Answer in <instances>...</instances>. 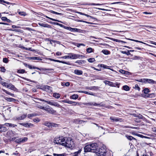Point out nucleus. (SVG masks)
Listing matches in <instances>:
<instances>
[{
  "label": "nucleus",
  "mask_w": 156,
  "mask_h": 156,
  "mask_svg": "<svg viewBox=\"0 0 156 156\" xmlns=\"http://www.w3.org/2000/svg\"><path fill=\"white\" fill-rule=\"evenodd\" d=\"M54 142L57 144L69 148H72L74 145L73 142L70 138L63 136H60L55 138Z\"/></svg>",
  "instance_id": "f257e3e1"
},
{
  "label": "nucleus",
  "mask_w": 156,
  "mask_h": 156,
  "mask_svg": "<svg viewBox=\"0 0 156 156\" xmlns=\"http://www.w3.org/2000/svg\"><path fill=\"white\" fill-rule=\"evenodd\" d=\"M98 147V144L96 143L86 145L84 150L85 152H91L95 153Z\"/></svg>",
  "instance_id": "f03ea898"
},
{
  "label": "nucleus",
  "mask_w": 156,
  "mask_h": 156,
  "mask_svg": "<svg viewBox=\"0 0 156 156\" xmlns=\"http://www.w3.org/2000/svg\"><path fill=\"white\" fill-rule=\"evenodd\" d=\"M95 153H96L97 155L99 156H108V154L109 153L106 152V149L104 148L103 147L101 148H98L97 147Z\"/></svg>",
  "instance_id": "7ed1b4c3"
},
{
  "label": "nucleus",
  "mask_w": 156,
  "mask_h": 156,
  "mask_svg": "<svg viewBox=\"0 0 156 156\" xmlns=\"http://www.w3.org/2000/svg\"><path fill=\"white\" fill-rule=\"evenodd\" d=\"M136 80L140 82L144 83H149L153 84L156 83V82L154 81L153 80L148 79H141L138 80Z\"/></svg>",
  "instance_id": "20e7f679"
},
{
  "label": "nucleus",
  "mask_w": 156,
  "mask_h": 156,
  "mask_svg": "<svg viewBox=\"0 0 156 156\" xmlns=\"http://www.w3.org/2000/svg\"><path fill=\"white\" fill-rule=\"evenodd\" d=\"M37 99L40 101H45L48 104H49L51 105L54 106L55 107H59L60 106V105L59 104H58L57 102L53 101H47L44 100L43 99H42L39 98H38Z\"/></svg>",
  "instance_id": "39448f33"
},
{
  "label": "nucleus",
  "mask_w": 156,
  "mask_h": 156,
  "mask_svg": "<svg viewBox=\"0 0 156 156\" xmlns=\"http://www.w3.org/2000/svg\"><path fill=\"white\" fill-rule=\"evenodd\" d=\"M7 135L9 140L10 141H13L16 138L13 137L14 136V133L12 130H10L8 131L7 133Z\"/></svg>",
  "instance_id": "423d86ee"
},
{
  "label": "nucleus",
  "mask_w": 156,
  "mask_h": 156,
  "mask_svg": "<svg viewBox=\"0 0 156 156\" xmlns=\"http://www.w3.org/2000/svg\"><path fill=\"white\" fill-rule=\"evenodd\" d=\"M44 125L48 127H57L58 126V125L56 124L51 122H46L44 123Z\"/></svg>",
  "instance_id": "0eeeda50"
},
{
  "label": "nucleus",
  "mask_w": 156,
  "mask_h": 156,
  "mask_svg": "<svg viewBox=\"0 0 156 156\" xmlns=\"http://www.w3.org/2000/svg\"><path fill=\"white\" fill-rule=\"evenodd\" d=\"M44 110L48 112L50 114H53L56 112L55 110H54L52 108L49 106L45 107Z\"/></svg>",
  "instance_id": "6e6552de"
},
{
  "label": "nucleus",
  "mask_w": 156,
  "mask_h": 156,
  "mask_svg": "<svg viewBox=\"0 0 156 156\" xmlns=\"http://www.w3.org/2000/svg\"><path fill=\"white\" fill-rule=\"evenodd\" d=\"M83 104L88 106H100V104H98L94 102H90L89 103H84Z\"/></svg>",
  "instance_id": "1a4fd4ad"
},
{
  "label": "nucleus",
  "mask_w": 156,
  "mask_h": 156,
  "mask_svg": "<svg viewBox=\"0 0 156 156\" xmlns=\"http://www.w3.org/2000/svg\"><path fill=\"white\" fill-rule=\"evenodd\" d=\"M65 28L66 29L69 30L71 31L79 32H80L79 31L80 30V29H77V28H72L70 27H65Z\"/></svg>",
  "instance_id": "9d476101"
},
{
  "label": "nucleus",
  "mask_w": 156,
  "mask_h": 156,
  "mask_svg": "<svg viewBox=\"0 0 156 156\" xmlns=\"http://www.w3.org/2000/svg\"><path fill=\"white\" fill-rule=\"evenodd\" d=\"M20 124L26 127H31L34 126V125L33 124L27 122L25 123H20Z\"/></svg>",
  "instance_id": "9b49d317"
},
{
  "label": "nucleus",
  "mask_w": 156,
  "mask_h": 156,
  "mask_svg": "<svg viewBox=\"0 0 156 156\" xmlns=\"http://www.w3.org/2000/svg\"><path fill=\"white\" fill-rule=\"evenodd\" d=\"M7 87L15 91H17V89L15 87L14 85L11 83L8 85L7 86Z\"/></svg>",
  "instance_id": "f8f14e48"
},
{
  "label": "nucleus",
  "mask_w": 156,
  "mask_h": 156,
  "mask_svg": "<svg viewBox=\"0 0 156 156\" xmlns=\"http://www.w3.org/2000/svg\"><path fill=\"white\" fill-rule=\"evenodd\" d=\"M27 137H24L23 138H19L16 140V142L18 143H24L27 141Z\"/></svg>",
  "instance_id": "ddd939ff"
},
{
  "label": "nucleus",
  "mask_w": 156,
  "mask_h": 156,
  "mask_svg": "<svg viewBox=\"0 0 156 156\" xmlns=\"http://www.w3.org/2000/svg\"><path fill=\"white\" fill-rule=\"evenodd\" d=\"M69 55V58L71 59H75L77 58L76 54L73 53H69L68 54Z\"/></svg>",
  "instance_id": "4468645a"
},
{
  "label": "nucleus",
  "mask_w": 156,
  "mask_h": 156,
  "mask_svg": "<svg viewBox=\"0 0 156 156\" xmlns=\"http://www.w3.org/2000/svg\"><path fill=\"white\" fill-rule=\"evenodd\" d=\"M27 117V114H23L20 117H16L14 118L15 120H23Z\"/></svg>",
  "instance_id": "2eb2a0df"
},
{
  "label": "nucleus",
  "mask_w": 156,
  "mask_h": 156,
  "mask_svg": "<svg viewBox=\"0 0 156 156\" xmlns=\"http://www.w3.org/2000/svg\"><path fill=\"white\" fill-rule=\"evenodd\" d=\"M38 24L39 26L49 28H50L51 27V26L50 25H48V24H44L41 22L38 23Z\"/></svg>",
  "instance_id": "dca6fc26"
},
{
  "label": "nucleus",
  "mask_w": 156,
  "mask_h": 156,
  "mask_svg": "<svg viewBox=\"0 0 156 156\" xmlns=\"http://www.w3.org/2000/svg\"><path fill=\"white\" fill-rule=\"evenodd\" d=\"M51 61H53L55 62H57L60 63H62L63 64H65L67 65H70V63L69 62H66L64 61H61L58 60H55L54 59H51Z\"/></svg>",
  "instance_id": "f3484780"
},
{
  "label": "nucleus",
  "mask_w": 156,
  "mask_h": 156,
  "mask_svg": "<svg viewBox=\"0 0 156 156\" xmlns=\"http://www.w3.org/2000/svg\"><path fill=\"white\" fill-rule=\"evenodd\" d=\"M104 83L105 84L108 85L109 86H110L111 87L114 86L113 83L112 82H111L108 81H107V80H105L104 81Z\"/></svg>",
  "instance_id": "a211bd4d"
},
{
  "label": "nucleus",
  "mask_w": 156,
  "mask_h": 156,
  "mask_svg": "<svg viewBox=\"0 0 156 156\" xmlns=\"http://www.w3.org/2000/svg\"><path fill=\"white\" fill-rule=\"evenodd\" d=\"M74 73L77 75H81L83 74V71L81 70L75 69L74 71Z\"/></svg>",
  "instance_id": "6ab92c4d"
},
{
  "label": "nucleus",
  "mask_w": 156,
  "mask_h": 156,
  "mask_svg": "<svg viewBox=\"0 0 156 156\" xmlns=\"http://www.w3.org/2000/svg\"><path fill=\"white\" fill-rule=\"evenodd\" d=\"M4 98L5 100H6L8 101H16V99L14 98H8L5 97H4Z\"/></svg>",
  "instance_id": "aec40b11"
},
{
  "label": "nucleus",
  "mask_w": 156,
  "mask_h": 156,
  "mask_svg": "<svg viewBox=\"0 0 156 156\" xmlns=\"http://www.w3.org/2000/svg\"><path fill=\"white\" fill-rule=\"evenodd\" d=\"M4 125L5 126H9L10 127H14L15 126H16L17 125L15 124H12L11 123H5Z\"/></svg>",
  "instance_id": "412c9836"
},
{
  "label": "nucleus",
  "mask_w": 156,
  "mask_h": 156,
  "mask_svg": "<svg viewBox=\"0 0 156 156\" xmlns=\"http://www.w3.org/2000/svg\"><path fill=\"white\" fill-rule=\"evenodd\" d=\"M125 136L129 140H136V139L135 138L133 137L130 136H128L127 135H126Z\"/></svg>",
  "instance_id": "4be33fe9"
},
{
  "label": "nucleus",
  "mask_w": 156,
  "mask_h": 156,
  "mask_svg": "<svg viewBox=\"0 0 156 156\" xmlns=\"http://www.w3.org/2000/svg\"><path fill=\"white\" fill-rule=\"evenodd\" d=\"M2 90L4 92H5L6 94L9 95H10L12 97H14V94L11 93L4 89H2Z\"/></svg>",
  "instance_id": "5701e85b"
},
{
  "label": "nucleus",
  "mask_w": 156,
  "mask_h": 156,
  "mask_svg": "<svg viewBox=\"0 0 156 156\" xmlns=\"http://www.w3.org/2000/svg\"><path fill=\"white\" fill-rule=\"evenodd\" d=\"M60 95L59 93H54L53 94V97L56 98H58L60 97Z\"/></svg>",
  "instance_id": "b1692460"
},
{
  "label": "nucleus",
  "mask_w": 156,
  "mask_h": 156,
  "mask_svg": "<svg viewBox=\"0 0 156 156\" xmlns=\"http://www.w3.org/2000/svg\"><path fill=\"white\" fill-rule=\"evenodd\" d=\"M78 95L77 94H73L70 97V98L73 99H76L78 97Z\"/></svg>",
  "instance_id": "393cba45"
},
{
  "label": "nucleus",
  "mask_w": 156,
  "mask_h": 156,
  "mask_svg": "<svg viewBox=\"0 0 156 156\" xmlns=\"http://www.w3.org/2000/svg\"><path fill=\"white\" fill-rule=\"evenodd\" d=\"M77 13L80 15H84V16H85L87 17H90V18H93L92 16H89L88 15L83 13L82 12H77Z\"/></svg>",
  "instance_id": "a878e982"
},
{
  "label": "nucleus",
  "mask_w": 156,
  "mask_h": 156,
  "mask_svg": "<svg viewBox=\"0 0 156 156\" xmlns=\"http://www.w3.org/2000/svg\"><path fill=\"white\" fill-rule=\"evenodd\" d=\"M53 156H66V154L65 153H62L61 154H57L54 153L53 154Z\"/></svg>",
  "instance_id": "bb28decb"
},
{
  "label": "nucleus",
  "mask_w": 156,
  "mask_h": 156,
  "mask_svg": "<svg viewBox=\"0 0 156 156\" xmlns=\"http://www.w3.org/2000/svg\"><path fill=\"white\" fill-rule=\"evenodd\" d=\"M102 52L106 55H108L110 53V51L107 50H102Z\"/></svg>",
  "instance_id": "cd10ccee"
},
{
  "label": "nucleus",
  "mask_w": 156,
  "mask_h": 156,
  "mask_svg": "<svg viewBox=\"0 0 156 156\" xmlns=\"http://www.w3.org/2000/svg\"><path fill=\"white\" fill-rule=\"evenodd\" d=\"M123 88L124 90L128 91L129 90V87L127 85H125L123 87Z\"/></svg>",
  "instance_id": "c85d7f7f"
},
{
  "label": "nucleus",
  "mask_w": 156,
  "mask_h": 156,
  "mask_svg": "<svg viewBox=\"0 0 156 156\" xmlns=\"http://www.w3.org/2000/svg\"><path fill=\"white\" fill-rule=\"evenodd\" d=\"M93 49L92 48H89L86 49V51L88 53H90L93 52Z\"/></svg>",
  "instance_id": "c756f323"
},
{
  "label": "nucleus",
  "mask_w": 156,
  "mask_h": 156,
  "mask_svg": "<svg viewBox=\"0 0 156 156\" xmlns=\"http://www.w3.org/2000/svg\"><path fill=\"white\" fill-rule=\"evenodd\" d=\"M81 151V150H79L78 151L75 152L73 154V156H77L78 154L80 153Z\"/></svg>",
  "instance_id": "7c9ffc66"
},
{
  "label": "nucleus",
  "mask_w": 156,
  "mask_h": 156,
  "mask_svg": "<svg viewBox=\"0 0 156 156\" xmlns=\"http://www.w3.org/2000/svg\"><path fill=\"white\" fill-rule=\"evenodd\" d=\"M24 65L25 66L28 67L30 69H35V66H32L31 65H28L26 64H24Z\"/></svg>",
  "instance_id": "2f4dec72"
},
{
  "label": "nucleus",
  "mask_w": 156,
  "mask_h": 156,
  "mask_svg": "<svg viewBox=\"0 0 156 156\" xmlns=\"http://www.w3.org/2000/svg\"><path fill=\"white\" fill-rule=\"evenodd\" d=\"M25 72V71L24 69H20L17 70V73H23Z\"/></svg>",
  "instance_id": "473e14b6"
},
{
  "label": "nucleus",
  "mask_w": 156,
  "mask_h": 156,
  "mask_svg": "<svg viewBox=\"0 0 156 156\" xmlns=\"http://www.w3.org/2000/svg\"><path fill=\"white\" fill-rule=\"evenodd\" d=\"M7 130L6 128L5 127L1 126V132H5Z\"/></svg>",
  "instance_id": "72a5a7b5"
},
{
  "label": "nucleus",
  "mask_w": 156,
  "mask_h": 156,
  "mask_svg": "<svg viewBox=\"0 0 156 156\" xmlns=\"http://www.w3.org/2000/svg\"><path fill=\"white\" fill-rule=\"evenodd\" d=\"M36 115L35 114L33 113L31 114H29L28 115L27 117L28 118L30 119L31 118L35 116Z\"/></svg>",
  "instance_id": "f704fd0d"
},
{
  "label": "nucleus",
  "mask_w": 156,
  "mask_h": 156,
  "mask_svg": "<svg viewBox=\"0 0 156 156\" xmlns=\"http://www.w3.org/2000/svg\"><path fill=\"white\" fill-rule=\"evenodd\" d=\"M87 5H101L102 4H99V3L95 4V3H89V4H87Z\"/></svg>",
  "instance_id": "c9c22d12"
},
{
  "label": "nucleus",
  "mask_w": 156,
  "mask_h": 156,
  "mask_svg": "<svg viewBox=\"0 0 156 156\" xmlns=\"http://www.w3.org/2000/svg\"><path fill=\"white\" fill-rule=\"evenodd\" d=\"M123 127L125 128L135 129H139L138 127H131V126H123Z\"/></svg>",
  "instance_id": "e433bc0d"
},
{
  "label": "nucleus",
  "mask_w": 156,
  "mask_h": 156,
  "mask_svg": "<svg viewBox=\"0 0 156 156\" xmlns=\"http://www.w3.org/2000/svg\"><path fill=\"white\" fill-rule=\"evenodd\" d=\"M45 17L47 18H48V19H50L51 20H52V21H57V22H61V21L58 20H55V19H53V18H50L49 17H48V16H45Z\"/></svg>",
  "instance_id": "4c0bfd02"
},
{
  "label": "nucleus",
  "mask_w": 156,
  "mask_h": 156,
  "mask_svg": "<svg viewBox=\"0 0 156 156\" xmlns=\"http://www.w3.org/2000/svg\"><path fill=\"white\" fill-rule=\"evenodd\" d=\"M31 59H33V60H42V59L41 58H40L39 57H31Z\"/></svg>",
  "instance_id": "58836bf2"
},
{
  "label": "nucleus",
  "mask_w": 156,
  "mask_h": 156,
  "mask_svg": "<svg viewBox=\"0 0 156 156\" xmlns=\"http://www.w3.org/2000/svg\"><path fill=\"white\" fill-rule=\"evenodd\" d=\"M0 83H1L3 86L7 87V86L8 85L5 82L0 81Z\"/></svg>",
  "instance_id": "ea45409f"
},
{
  "label": "nucleus",
  "mask_w": 156,
  "mask_h": 156,
  "mask_svg": "<svg viewBox=\"0 0 156 156\" xmlns=\"http://www.w3.org/2000/svg\"><path fill=\"white\" fill-rule=\"evenodd\" d=\"M113 40L114 41H116V42H121L122 43H126V42L125 41H121V40H118L117 39H114Z\"/></svg>",
  "instance_id": "a19ab883"
},
{
  "label": "nucleus",
  "mask_w": 156,
  "mask_h": 156,
  "mask_svg": "<svg viewBox=\"0 0 156 156\" xmlns=\"http://www.w3.org/2000/svg\"><path fill=\"white\" fill-rule=\"evenodd\" d=\"M84 93H85V94H87L90 95H93V96L94 95V94L93 93L91 92H88L86 91H84Z\"/></svg>",
  "instance_id": "79ce46f5"
},
{
  "label": "nucleus",
  "mask_w": 156,
  "mask_h": 156,
  "mask_svg": "<svg viewBox=\"0 0 156 156\" xmlns=\"http://www.w3.org/2000/svg\"><path fill=\"white\" fill-rule=\"evenodd\" d=\"M19 15L22 16H25L26 15V13L23 12H18Z\"/></svg>",
  "instance_id": "37998d69"
},
{
  "label": "nucleus",
  "mask_w": 156,
  "mask_h": 156,
  "mask_svg": "<svg viewBox=\"0 0 156 156\" xmlns=\"http://www.w3.org/2000/svg\"><path fill=\"white\" fill-rule=\"evenodd\" d=\"M88 61L90 62H94L95 60L94 58H90L88 59Z\"/></svg>",
  "instance_id": "c03bdc74"
},
{
  "label": "nucleus",
  "mask_w": 156,
  "mask_h": 156,
  "mask_svg": "<svg viewBox=\"0 0 156 156\" xmlns=\"http://www.w3.org/2000/svg\"><path fill=\"white\" fill-rule=\"evenodd\" d=\"M110 119L111 120H112V122H114V121L117 122V121H118L119 120L118 119L116 118H113L112 117H111L110 118Z\"/></svg>",
  "instance_id": "a18cd8bd"
},
{
  "label": "nucleus",
  "mask_w": 156,
  "mask_h": 156,
  "mask_svg": "<svg viewBox=\"0 0 156 156\" xmlns=\"http://www.w3.org/2000/svg\"><path fill=\"white\" fill-rule=\"evenodd\" d=\"M143 91L144 94H147L150 91L149 89L147 88H145L143 90Z\"/></svg>",
  "instance_id": "49530a36"
},
{
  "label": "nucleus",
  "mask_w": 156,
  "mask_h": 156,
  "mask_svg": "<svg viewBox=\"0 0 156 156\" xmlns=\"http://www.w3.org/2000/svg\"><path fill=\"white\" fill-rule=\"evenodd\" d=\"M0 71L2 72H5V69L4 67H0Z\"/></svg>",
  "instance_id": "de8ad7c7"
},
{
  "label": "nucleus",
  "mask_w": 156,
  "mask_h": 156,
  "mask_svg": "<svg viewBox=\"0 0 156 156\" xmlns=\"http://www.w3.org/2000/svg\"><path fill=\"white\" fill-rule=\"evenodd\" d=\"M50 12L51 13H53V14H56V15H61V13H58V12H55L54 11H53V10H50Z\"/></svg>",
  "instance_id": "09e8293b"
},
{
  "label": "nucleus",
  "mask_w": 156,
  "mask_h": 156,
  "mask_svg": "<svg viewBox=\"0 0 156 156\" xmlns=\"http://www.w3.org/2000/svg\"><path fill=\"white\" fill-rule=\"evenodd\" d=\"M3 62L5 63H8L9 61L7 58H3Z\"/></svg>",
  "instance_id": "8fccbe9b"
},
{
  "label": "nucleus",
  "mask_w": 156,
  "mask_h": 156,
  "mask_svg": "<svg viewBox=\"0 0 156 156\" xmlns=\"http://www.w3.org/2000/svg\"><path fill=\"white\" fill-rule=\"evenodd\" d=\"M77 55V58H82L85 57V56L82 55H80L78 54H76Z\"/></svg>",
  "instance_id": "3c124183"
},
{
  "label": "nucleus",
  "mask_w": 156,
  "mask_h": 156,
  "mask_svg": "<svg viewBox=\"0 0 156 156\" xmlns=\"http://www.w3.org/2000/svg\"><path fill=\"white\" fill-rule=\"evenodd\" d=\"M113 84L114 86H112V87H115L117 86L118 88L119 87L120 84V83H113Z\"/></svg>",
  "instance_id": "603ef678"
},
{
  "label": "nucleus",
  "mask_w": 156,
  "mask_h": 156,
  "mask_svg": "<svg viewBox=\"0 0 156 156\" xmlns=\"http://www.w3.org/2000/svg\"><path fill=\"white\" fill-rule=\"evenodd\" d=\"M52 23L54 24H55V25H58V26H60L61 27H62L63 26V25L62 24H60V23H57V22Z\"/></svg>",
  "instance_id": "864d4df0"
},
{
  "label": "nucleus",
  "mask_w": 156,
  "mask_h": 156,
  "mask_svg": "<svg viewBox=\"0 0 156 156\" xmlns=\"http://www.w3.org/2000/svg\"><path fill=\"white\" fill-rule=\"evenodd\" d=\"M62 85L64 86L65 85L66 86H69L70 85V83L69 82H67L66 83H62Z\"/></svg>",
  "instance_id": "5fc2aeb1"
},
{
  "label": "nucleus",
  "mask_w": 156,
  "mask_h": 156,
  "mask_svg": "<svg viewBox=\"0 0 156 156\" xmlns=\"http://www.w3.org/2000/svg\"><path fill=\"white\" fill-rule=\"evenodd\" d=\"M84 61L79 60V61H76V63H78L79 64H82L83 63H84Z\"/></svg>",
  "instance_id": "6e6d98bb"
},
{
  "label": "nucleus",
  "mask_w": 156,
  "mask_h": 156,
  "mask_svg": "<svg viewBox=\"0 0 156 156\" xmlns=\"http://www.w3.org/2000/svg\"><path fill=\"white\" fill-rule=\"evenodd\" d=\"M131 40L132 41H135V42H140V43H143V44H147V45H148L146 44L145 43H144L142 41H138V40H133V39H131Z\"/></svg>",
  "instance_id": "4d7b16f0"
},
{
  "label": "nucleus",
  "mask_w": 156,
  "mask_h": 156,
  "mask_svg": "<svg viewBox=\"0 0 156 156\" xmlns=\"http://www.w3.org/2000/svg\"><path fill=\"white\" fill-rule=\"evenodd\" d=\"M37 107H38L39 108H40L41 109H43V110L44 109L45 107L42 106H41L40 105H37Z\"/></svg>",
  "instance_id": "13d9d810"
},
{
  "label": "nucleus",
  "mask_w": 156,
  "mask_h": 156,
  "mask_svg": "<svg viewBox=\"0 0 156 156\" xmlns=\"http://www.w3.org/2000/svg\"><path fill=\"white\" fill-rule=\"evenodd\" d=\"M2 20H3V21H7L8 22V20H9L7 18V17H2Z\"/></svg>",
  "instance_id": "bf43d9fd"
},
{
  "label": "nucleus",
  "mask_w": 156,
  "mask_h": 156,
  "mask_svg": "<svg viewBox=\"0 0 156 156\" xmlns=\"http://www.w3.org/2000/svg\"><path fill=\"white\" fill-rule=\"evenodd\" d=\"M34 122H39L40 121V119L38 118H36L35 119H33Z\"/></svg>",
  "instance_id": "052dcab7"
},
{
  "label": "nucleus",
  "mask_w": 156,
  "mask_h": 156,
  "mask_svg": "<svg viewBox=\"0 0 156 156\" xmlns=\"http://www.w3.org/2000/svg\"><path fill=\"white\" fill-rule=\"evenodd\" d=\"M73 105L74 106H76V105H80V104L79 103L73 101Z\"/></svg>",
  "instance_id": "680f3d73"
},
{
  "label": "nucleus",
  "mask_w": 156,
  "mask_h": 156,
  "mask_svg": "<svg viewBox=\"0 0 156 156\" xmlns=\"http://www.w3.org/2000/svg\"><path fill=\"white\" fill-rule=\"evenodd\" d=\"M60 58L63 59H66L68 58H69V55H66L64 56L61 57Z\"/></svg>",
  "instance_id": "e2e57ef3"
},
{
  "label": "nucleus",
  "mask_w": 156,
  "mask_h": 156,
  "mask_svg": "<svg viewBox=\"0 0 156 156\" xmlns=\"http://www.w3.org/2000/svg\"><path fill=\"white\" fill-rule=\"evenodd\" d=\"M97 87H96L95 86H93L91 87H89L88 89L90 90H95L97 89Z\"/></svg>",
  "instance_id": "0e129e2a"
},
{
  "label": "nucleus",
  "mask_w": 156,
  "mask_h": 156,
  "mask_svg": "<svg viewBox=\"0 0 156 156\" xmlns=\"http://www.w3.org/2000/svg\"><path fill=\"white\" fill-rule=\"evenodd\" d=\"M137 118H138L140 119H143V117L142 115L139 114L138 115V117Z\"/></svg>",
  "instance_id": "69168bd1"
},
{
  "label": "nucleus",
  "mask_w": 156,
  "mask_h": 156,
  "mask_svg": "<svg viewBox=\"0 0 156 156\" xmlns=\"http://www.w3.org/2000/svg\"><path fill=\"white\" fill-rule=\"evenodd\" d=\"M73 101H66L65 103H66L69 104H73Z\"/></svg>",
  "instance_id": "338daca9"
},
{
  "label": "nucleus",
  "mask_w": 156,
  "mask_h": 156,
  "mask_svg": "<svg viewBox=\"0 0 156 156\" xmlns=\"http://www.w3.org/2000/svg\"><path fill=\"white\" fill-rule=\"evenodd\" d=\"M119 72L123 74H125V71L123 70L122 69H120L119 70Z\"/></svg>",
  "instance_id": "774afa93"
}]
</instances>
